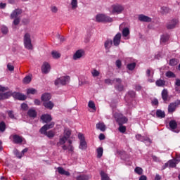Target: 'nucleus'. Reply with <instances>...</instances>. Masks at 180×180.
I'll list each match as a JSON object with an SVG mask.
<instances>
[{
	"mask_svg": "<svg viewBox=\"0 0 180 180\" xmlns=\"http://www.w3.org/2000/svg\"><path fill=\"white\" fill-rule=\"evenodd\" d=\"M84 56H85V52L84 50H78L76 51V53H75L73 60H79V58L84 57Z\"/></svg>",
	"mask_w": 180,
	"mask_h": 180,
	"instance_id": "nucleus-12",
	"label": "nucleus"
},
{
	"mask_svg": "<svg viewBox=\"0 0 180 180\" xmlns=\"http://www.w3.org/2000/svg\"><path fill=\"white\" fill-rule=\"evenodd\" d=\"M44 106H45L47 109L51 110L53 108H54V103H53L51 101L45 102L44 103Z\"/></svg>",
	"mask_w": 180,
	"mask_h": 180,
	"instance_id": "nucleus-29",
	"label": "nucleus"
},
{
	"mask_svg": "<svg viewBox=\"0 0 180 180\" xmlns=\"http://www.w3.org/2000/svg\"><path fill=\"white\" fill-rule=\"evenodd\" d=\"M21 108H22V109H23V110H26V109H27V105L25 104V103H22L21 105Z\"/></svg>",
	"mask_w": 180,
	"mask_h": 180,
	"instance_id": "nucleus-61",
	"label": "nucleus"
},
{
	"mask_svg": "<svg viewBox=\"0 0 180 180\" xmlns=\"http://www.w3.org/2000/svg\"><path fill=\"white\" fill-rule=\"evenodd\" d=\"M113 116L116 120V122H117L118 124H119V131H120V133H125L126 132V127L124 126H123V124H124V123H127V118L124 116H123V115L122 113L120 112H113Z\"/></svg>",
	"mask_w": 180,
	"mask_h": 180,
	"instance_id": "nucleus-2",
	"label": "nucleus"
},
{
	"mask_svg": "<svg viewBox=\"0 0 180 180\" xmlns=\"http://www.w3.org/2000/svg\"><path fill=\"white\" fill-rule=\"evenodd\" d=\"M138 19L139 20H140V22H151V18L147 16V15H144L143 14H141L138 16Z\"/></svg>",
	"mask_w": 180,
	"mask_h": 180,
	"instance_id": "nucleus-15",
	"label": "nucleus"
},
{
	"mask_svg": "<svg viewBox=\"0 0 180 180\" xmlns=\"http://www.w3.org/2000/svg\"><path fill=\"white\" fill-rule=\"evenodd\" d=\"M139 180H147V176H141L139 178Z\"/></svg>",
	"mask_w": 180,
	"mask_h": 180,
	"instance_id": "nucleus-64",
	"label": "nucleus"
},
{
	"mask_svg": "<svg viewBox=\"0 0 180 180\" xmlns=\"http://www.w3.org/2000/svg\"><path fill=\"white\" fill-rule=\"evenodd\" d=\"M41 134H45V136H47L49 139H53L56 133L54 131L51 130L47 132V131H45V133H41Z\"/></svg>",
	"mask_w": 180,
	"mask_h": 180,
	"instance_id": "nucleus-25",
	"label": "nucleus"
},
{
	"mask_svg": "<svg viewBox=\"0 0 180 180\" xmlns=\"http://www.w3.org/2000/svg\"><path fill=\"white\" fill-rule=\"evenodd\" d=\"M166 77H167V78H175L176 75H175V74H174V72H172L171 71H168L166 73Z\"/></svg>",
	"mask_w": 180,
	"mask_h": 180,
	"instance_id": "nucleus-49",
	"label": "nucleus"
},
{
	"mask_svg": "<svg viewBox=\"0 0 180 180\" xmlns=\"http://www.w3.org/2000/svg\"><path fill=\"white\" fill-rule=\"evenodd\" d=\"M98 139L100 140H105V135L103 134H100Z\"/></svg>",
	"mask_w": 180,
	"mask_h": 180,
	"instance_id": "nucleus-63",
	"label": "nucleus"
},
{
	"mask_svg": "<svg viewBox=\"0 0 180 180\" xmlns=\"http://www.w3.org/2000/svg\"><path fill=\"white\" fill-rule=\"evenodd\" d=\"M27 115L29 117H32L33 119H34V117L37 116V112H36V110L31 108L28 110Z\"/></svg>",
	"mask_w": 180,
	"mask_h": 180,
	"instance_id": "nucleus-23",
	"label": "nucleus"
},
{
	"mask_svg": "<svg viewBox=\"0 0 180 180\" xmlns=\"http://www.w3.org/2000/svg\"><path fill=\"white\" fill-rule=\"evenodd\" d=\"M27 150H28V149H27V148H25L24 150H22V153H21L20 155H17V157H18V158H22V157H23V155H25V153H27Z\"/></svg>",
	"mask_w": 180,
	"mask_h": 180,
	"instance_id": "nucleus-54",
	"label": "nucleus"
},
{
	"mask_svg": "<svg viewBox=\"0 0 180 180\" xmlns=\"http://www.w3.org/2000/svg\"><path fill=\"white\" fill-rule=\"evenodd\" d=\"M116 66L118 68H120V67H122V61H120V60H117L116 61Z\"/></svg>",
	"mask_w": 180,
	"mask_h": 180,
	"instance_id": "nucleus-58",
	"label": "nucleus"
},
{
	"mask_svg": "<svg viewBox=\"0 0 180 180\" xmlns=\"http://www.w3.org/2000/svg\"><path fill=\"white\" fill-rule=\"evenodd\" d=\"M146 75L148 78H153V75H154V70H153V69H148L146 70Z\"/></svg>",
	"mask_w": 180,
	"mask_h": 180,
	"instance_id": "nucleus-40",
	"label": "nucleus"
},
{
	"mask_svg": "<svg viewBox=\"0 0 180 180\" xmlns=\"http://www.w3.org/2000/svg\"><path fill=\"white\" fill-rule=\"evenodd\" d=\"M162 98L165 101H167V99H168V91H167L166 89H164L162 91Z\"/></svg>",
	"mask_w": 180,
	"mask_h": 180,
	"instance_id": "nucleus-37",
	"label": "nucleus"
},
{
	"mask_svg": "<svg viewBox=\"0 0 180 180\" xmlns=\"http://www.w3.org/2000/svg\"><path fill=\"white\" fill-rule=\"evenodd\" d=\"M165 168H175L176 167V160H169L167 163L165 165Z\"/></svg>",
	"mask_w": 180,
	"mask_h": 180,
	"instance_id": "nucleus-21",
	"label": "nucleus"
},
{
	"mask_svg": "<svg viewBox=\"0 0 180 180\" xmlns=\"http://www.w3.org/2000/svg\"><path fill=\"white\" fill-rule=\"evenodd\" d=\"M136 95V93L134 91H129L128 94L125 96V99H127V98H134Z\"/></svg>",
	"mask_w": 180,
	"mask_h": 180,
	"instance_id": "nucleus-48",
	"label": "nucleus"
},
{
	"mask_svg": "<svg viewBox=\"0 0 180 180\" xmlns=\"http://www.w3.org/2000/svg\"><path fill=\"white\" fill-rule=\"evenodd\" d=\"M72 9H77L78 7V1L77 0H72L71 1Z\"/></svg>",
	"mask_w": 180,
	"mask_h": 180,
	"instance_id": "nucleus-41",
	"label": "nucleus"
},
{
	"mask_svg": "<svg viewBox=\"0 0 180 180\" xmlns=\"http://www.w3.org/2000/svg\"><path fill=\"white\" fill-rule=\"evenodd\" d=\"M6 91H8V87L0 86V92H6Z\"/></svg>",
	"mask_w": 180,
	"mask_h": 180,
	"instance_id": "nucleus-57",
	"label": "nucleus"
},
{
	"mask_svg": "<svg viewBox=\"0 0 180 180\" xmlns=\"http://www.w3.org/2000/svg\"><path fill=\"white\" fill-rule=\"evenodd\" d=\"M123 11H124V7L120 4L112 5L110 9L111 13H116L117 15L122 13Z\"/></svg>",
	"mask_w": 180,
	"mask_h": 180,
	"instance_id": "nucleus-6",
	"label": "nucleus"
},
{
	"mask_svg": "<svg viewBox=\"0 0 180 180\" xmlns=\"http://www.w3.org/2000/svg\"><path fill=\"white\" fill-rule=\"evenodd\" d=\"M157 86H164L165 85V81L159 79L156 82Z\"/></svg>",
	"mask_w": 180,
	"mask_h": 180,
	"instance_id": "nucleus-47",
	"label": "nucleus"
},
{
	"mask_svg": "<svg viewBox=\"0 0 180 180\" xmlns=\"http://www.w3.org/2000/svg\"><path fill=\"white\" fill-rule=\"evenodd\" d=\"M96 22H108L109 23L113 22V19L105 14H98L96 16Z\"/></svg>",
	"mask_w": 180,
	"mask_h": 180,
	"instance_id": "nucleus-7",
	"label": "nucleus"
},
{
	"mask_svg": "<svg viewBox=\"0 0 180 180\" xmlns=\"http://www.w3.org/2000/svg\"><path fill=\"white\" fill-rule=\"evenodd\" d=\"M27 95H35V94H37V90H36V89L34 88H30L27 89Z\"/></svg>",
	"mask_w": 180,
	"mask_h": 180,
	"instance_id": "nucleus-33",
	"label": "nucleus"
},
{
	"mask_svg": "<svg viewBox=\"0 0 180 180\" xmlns=\"http://www.w3.org/2000/svg\"><path fill=\"white\" fill-rule=\"evenodd\" d=\"M7 113L9 116V117H11V119H15V114H13V111H7Z\"/></svg>",
	"mask_w": 180,
	"mask_h": 180,
	"instance_id": "nucleus-55",
	"label": "nucleus"
},
{
	"mask_svg": "<svg viewBox=\"0 0 180 180\" xmlns=\"http://www.w3.org/2000/svg\"><path fill=\"white\" fill-rule=\"evenodd\" d=\"M156 116L160 117L161 119L165 117V112L161 110H158L156 111Z\"/></svg>",
	"mask_w": 180,
	"mask_h": 180,
	"instance_id": "nucleus-31",
	"label": "nucleus"
},
{
	"mask_svg": "<svg viewBox=\"0 0 180 180\" xmlns=\"http://www.w3.org/2000/svg\"><path fill=\"white\" fill-rule=\"evenodd\" d=\"M88 106L90 109H93V110L96 111V107L95 106V103H94V101H89Z\"/></svg>",
	"mask_w": 180,
	"mask_h": 180,
	"instance_id": "nucleus-44",
	"label": "nucleus"
},
{
	"mask_svg": "<svg viewBox=\"0 0 180 180\" xmlns=\"http://www.w3.org/2000/svg\"><path fill=\"white\" fill-rule=\"evenodd\" d=\"M91 75L92 77H94V78L96 77H99V75H101V72L96 70V69H93L91 71Z\"/></svg>",
	"mask_w": 180,
	"mask_h": 180,
	"instance_id": "nucleus-36",
	"label": "nucleus"
},
{
	"mask_svg": "<svg viewBox=\"0 0 180 180\" xmlns=\"http://www.w3.org/2000/svg\"><path fill=\"white\" fill-rule=\"evenodd\" d=\"M169 126L170 129L175 133H179L180 131V124L176 122L175 120H171L169 122Z\"/></svg>",
	"mask_w": 180,
	"mask_h": 180,
	"instance_id": "nucleus-10",
	"label": "nucleus"
},
{
	"mask_svg": "<svg viewBox=\"0 0 180 180\" xmlns=\"http://www.w3.org/2000/svg\"><path fill=\"white\" fill-rule=\"evenodd\" d=\"M97 152V158H101L102 155H103V148L99 147L96 149Z\"/></svg>",
	"mask_w": 180,
	"mask_h": 180,
	"instance_id": "nucleus-30",
	"label": "nucleus"
},
{
	"mask_svg": "<svg viewBox=\"0 0 180 180\" xmlns=\"http://www.w3.org/2000/svg\"><path fill=\"white\" fill-rule=\"evenodd\" d=\"M176 25H178V20L173 19L167 23V29H174V27H175Z\"/></svg>",
	"mask_w": 180,
	"mask_h": 180,
	"instance_id": "nucleus-16",
	"label": "nucleus"
},
{
	"mask_svg": "<svg viewBox=\"0 0 180 180\" xmlns=\"http://www.w3.org/2000/svg\"><path fill=\"white\" fill-rule=\"evenodd\" d=\"M175 91L176 92H180V79H176L175 83Z\"/></svg>",
	"mask_w": 180,
	"mask_h": 180,
	"instance_id": "nucleus-38",
	"label": "nucleus"
},
{
	"mask_svg": "<svg viewBox=\"0 0 180 180\" xmlns=\"http://www.w3.org/2000/svg\"><path fill=\"white\" fill-rule=\"evenodd\" d=\"M116 82L115 83V88L117 91H123V85H122V79H114Z\"/></svg>",
	"mask_w": 180,
	"mask_h": 180,
	"instance_id": "nucleus-18",
	"label": "nucleus"
},
{
	"mask_svg": "<svg viewBox=\"0 0 180 180\" xmlns=\"http://www.w3.org/2000/svg\"><path fill=\"white\" fill-rule=\"evenodd\" d=\"M1 30L2 33H4V34H6V33H8V27H6L4 25L1 26Z\"/></svg>",
	"mask_w": 180,
	"mask_h": 180,
	"instance_id": "nucleus-53",
	"label": "nucleus"
},
{
	"mask_svg": "<svg viewBox=\"0 0 180 180\" xmlns=\"http://www.w3.org/2000/svg\"><path fill=\"white\" fill-rule=\"evenodd\" d=\"M100 175L101 176V180H110V178L109 177V176H108V174H106L103 171H101L100 172Z\"/></svg>",
	"mask_w": 180,
	"mask_h": 180,
	"instance_id": "nucleus-28",
	"label": "nucleus"
},
{
	"mask_svg": "<svg viewBox=\"0 0 180 180\" xmlns=\"http://www.w3.org/2000/svg\"><path fill=\"white\" fill-rule=\"evenodd\" d=\"M136 139H137L139 141H147V138L145 136H141V134H137L136 136Z\"/></svg>",
	"mask_w": 180,
	"mask_h": 180,
	"instance_id": "nucleus-42",
	"label": "nucleus"
},
{
	"mask_svg": "<svg viewBox=\"0 0 180 180\" xmlns=\"http://www.w3.org/2000/svg\"><path fill=\"white\" fill-rule=\"evenodd\" d=\"M129 34H130V30H129V28H124L122 30V36L124 37H127Z\"/></svg>",
	"mask_w": 180,
	"mask_h": 180,
	"instance_id": "nucleus-39",
	"label": "nucleus"
},
{
	"mask_svg": "<svg viewBox=\"0 0 180 180\" xmlns=\"http://www.w3.org/2000/svg\"><path fill=\"white\" fill-rule=\"evenodd\" d=\"M41 119L44 123H49V122H51V115L49 114L43 115Z\"/></svg>",
	"mask_w": 180,
	"mask_h": 180,
	"instance_id": "nucleus-20",
	"label": "nucleus"
},
{
	"mask_svg": "<svg viewBox=\"0 0 180 180\" xmlns=\"http://www.w3.org/2000/svg\"><path fill=\"white\" fill-rule=\"evenodd\" d=\"M78 139L80 141L79 148L80 150H86V148H88V145L86 144V141H85V136H84V134L81 133L78 134Z\"/></svg>",
	"mask_w": 180,
	"mask_h": 180,
	"instance_id": "nucleus-8",
	"label": "nucleus"
},
{
	"mask_svg": "<svg viewBox=\"0 0 180 180\" xmlns=\"http://www.w3.org/2000/svg\"><path fill=\"white\" fill-rule=\"evenodd\" d=\"M70 82L69 76H62L55 81V85H67Z\"/></svg>",
	"mask_w": 180,
	"mask_h": 180,
	"instance_id": "nucleus-9",
	"label": "nucleus"
},
{
	"mask_svg": "<svg viewBox=\"0 0 180 180\" xmlns=\"http://www.w3.org/2000/svg\"><path fill=\"white\" fill-rule=\"evenodd\" d=\"M76 180H89V176L82 174L76 177Z\"/></svg>",
	"mask_w": 180,
	"mask_h": 180,
	"instance_id": "nucleus-34",
	"label": "nucleus"
},
{
	"mask_svg": "<svg viewBox=\"0 0 180 180\" xmlns=\"http://www.w3.org/2000/svg\"><path fill=\"white\" fill-rule=\"evenodd\" d=\"M122 39V34L117 33L113 39L114 46H119L120 44V40Z\"/></svg>",
	"mask_w": 180,
	"mask_h": 180,
	"instance_id": "nucleus-14",
	"label": "nucleus"
},
{
	"mask_svg": "<svg viewBox=\"0 0 180 180\" xmlns=\"http://www.w3.org/2000/svg\"><path fill=\"white\" fill-rule=\"evenodd\" d=\"M51 68V67L50 66V63L44 62L41 66V71L44 74H49Z\"/></svg>",
	"mask_w": 180,
	"mask_h": 180,
	"instance_id": "nucleus-11",
	"label": "nucleus"
},
{
	"mask_svg": "<svg viewBox=\"0 0 180 180\" xmlns=\"http://www.w3.org/2000/svg\"><path fill=\"white\" fill-rule=\"evenodd\" d=\"M13 140L15 144H20L23 142V138L19 135H13Z\"/></svg>",
	"mask_w": 180,
	"mask_h": 180,
	"instance_id": "nucleus-17",
	"label": "nucleus"
},
{
	"mask_svg": "<svg viewBox=\"0 0 180 180\" xmlns=\"http://www.w3.org/2000/svg\"><path fill=\"white\" fill-rule=\"evenodd\" d=\"M127 68L130 71H133V70H134V68H136V63H132L128 64L127 65Z\"/></svg>",
	"mask_w": 180,
	"mask_h": 180,
	"instance_id": "nucleus-46",
	"label": "nucleus"
},
{
	"mask_svg": "<svg viewBox=\"0 0 180 180\" xmlns=\"http://www.w3.org/2000/svg\"><path fill=\"white\" fill-rule=\"evenodd\" d=\"M54 122H51L50 124H45L40 129V133H46L47 130H49V129H53L54 127Z\"/></svg>",
	"mask_w": 180,
	"mask_h": 180,
	"instance_id": "nucleus-13",
	"label": "nucleus"
},
{
	"mask_svg": "<svg viewBox=\"0 0 180 180\" xmlns=\"http://www.w3.org/2000/svg\"><path fill=\"white\" fill-rule=\"evenodd\" d=\"M24 46L27 50H33V45L32 44V39L30 38V33L26 32L24 35Z\"/></svg>",
	"mask_w": 180,
	"mask_h": 180,
	"instance_id": "nucleus-4",
	"label": "nucleus"
},
{
	"mask_svg": "<svg viewBox=\"0 0 180 180\" xmlns=\"http://www.w3.org/2000/svg\"><path fill=\"white\" fill-rule=\"evenodd\" d=\"M32 81V77L30 76H27L23 79V82L25 84H30Z\"/></svg>",
	"mask_w": 180,
	"mask_h": 180,
	"instance_id": "nucleus-50",
	"label": "nucleus"
},
{
	"mask_svg": "<svg viewBox=\"0 0 180 180\" xmlns=\"http://www.w3.org/2000/svg\"><path fill=\"white\" fill-rule=\"evenodd\" d=\"M112 44H113V41H112V39H108L105 42V49H110Z\"/></svg>",
	"mask_w": 180,
	"mask_h": 180,
	"instance_id": "nucleus-35",
	"label": "nucleus"
},
{
	"mask_svg": "<svg viewBox=\"0 0 180 180\" xmlns=\"http://www.w3.org/2000/svg\"><path fill=\"white\" fill-rule=\"evenodd\" d=\"M58 174L60 175H65L66 176H70V173L65 171L63 167H59L57 168Z\"/></svg>",
	"mask_w": 180,
	"mask_h": 180,
	"instance_id": "nucleus-24",
	"label": "nucleus"
},
{
	"mask_svg": "<svg viewBox=\"0 0 180 180\" xmlns=\"http://www.w3.org/2000/svg\"><path fill=\"white\" fill-rule=\"evenodd\" d=\"M71 136V129H65L63 136H60L59 141L57 143L58 147L62 146L64 151H68L71 154L74 153V146L72 145V140L69 139Z\"/></svg>",
	"mask_w": 180,
	"mask_h": 180,
	"instance_id": "nucleus-1",
	"label": "nucleus"
},
{
	"mask_svg": "<svg viewBox=\"0 0 180 180\" xmlns=\"http://www.w3.org/2000/svg\"><path fill=\"white\" fill-rule=\"evenodd\" d=\"M97 130H101V131H105L106 130V125L103 122H98L96 124Z\"/></svg>",
	"mask_w": 180,
	"mask_h": 180,
	"instance_id": "nucleus-19",
	"label": "nucleus"
},
{
	"mask_svg": "<svg viewBox=\"0 0 180 180\" xmlns=\"http://www.w3.org/2000/svg\"><path fill=\"white\" fill-rule=\"evenodd\" d=\"M51 56H52L53 58H54L55 60H57V59L60 58V57H61V53H60V52H58L57 51H52Z\"/></svg>",
	"mask_w": 180,
	"mask_h": 180,
	"instance_id": "nucleus-27",
	"label": "nucleus"
},
{
	"mask_svg": "<svg viewBox=\"0 0 180 180\" xmlns=\"http://www.w3.org/2000/svg\"><path fill=\"white\" fill-rule=\"evenodd\" d=\"M135 172L138 174V175H141V174H143V169H141V167H136L135 169Z\"/></svg>",
	"mask_w": 180,
	"mask_h": 180,
	"instance_id": "nucleus-51",
	"label": "nucleus"
},
{
	"mask_svg": "<svg viewBox=\"0 0 180 180\" xmlns=\"http://www.w3.org/2000/svg\"><path fill=\"white\" fill-rule=\"evenodd\" d=\"M152 103H153V105H154L155 106H157V105H158V100L154 99V100L152 101Z\"/></svg>",
	"mask_w": 180,
	"mask_h": 180,
	"instance_id": "nucleus-62",
	"label": "nucleus"
},
{
	"mask_svg": "<svg viewBox=\"0 0 180 180\" xmlns=\"http://www.w3.org/2000/svg\"><path fill=\"white\" fill-rule=\"evenodd\" d=\"M7 68H8V71H13V70H15V67L13 65H12V64H11V63H8Z\"/></svg>",
	"mask_w": 180,
	"mask_h": 180,
	"instance_id": "nucleus-56",
	"label": "nucleus"
},
{
	"mask_svg": "<svg viewBox=\"0 0 180 180\" xmlns=\"http://www.w3.org/2000/svg\"><path fill=\"white\" fill-rule=\"evenodd\" d=\"M6 129V124L4 122H0V131L4 132Z\"/></svg>",
	"mask_w": 180,
	"mask_h": 180,
	"instance_id": "nucleus-45",
	"label": "nucleus"
},
{
	"mask_svg": "<svg viewBox=\"0 0 180 180\" xmlns=\"http://www.w3.org/2000/svg\"><path fill=\"white\" fill-rule=\"evenodd\" d=\"M105 84H108V85H110V84H113V81H112L111 79H106L105 80Z\"/></svg>",
	"mask_w": 180,
	"mask_h": 180,
	"instance_id": "nucleus-59",
	"label": "nucleus"
},
{
	"mask_svg": "<svg viewBox=\"0 0 180 180\" xmlns=\"http://www.w3.org/2000/svg\"><path fill=\"white\" fill-rule=\"evenodd\" d=\"M179 63V61H178V60L173 58L169 60V65L174 66V65H176Z\"/></svg>",
	"mask_w": 180,
	"mask_h": 180,
	"instance_id": "nucleus-43",
	"label": "nucleus"
},
{
	"mask_svg": "<svg viewBox=\"0 0 180 180\" xmlns=\"http://www.w3.org/2000/svg\"><path fill=\"white\" fill-rule=\"evenodd\" d=\"M5 8H6V4L1 3L0 4V9H5Z\"/></svg>",
	"mask_w": 180,
	"mask_h": 180,
	"instance_id": "nucleus-60",
	"label": "nucleus"
},
{
	"mask_svg": "<svg viewBox=\"0 0 180 180\" xmlns=\"http://www.w3.org/2000/svg\"><path fill=\"white\" fill-rule=\"evenodd\" d=\"M169 40V35L165 34L161 37L160 43H167Z\"/></svg>",
	"mask_w": 180,
	"mask_h": 180,
	"instance_id": "nucleus-32",
	"label": "nucleus"
},
{
	"mask_svg": "<svg viewBox=\"0 0 180 180\" xmlns=\"http://www.w3.org/2000/svg\"><path fill=\"white\" fill-rule=\"evenodd\" d=\"M51 99V94H44L41 96V101L44 102H47V101H50Z\"/></svg>",
	"mask_w": 180,
	"mask_h": 180,
	"instance_id": "nucleus-26",
	"label": "nucleus"
},
{
	"mask_svg": "<svg viewBox=\"0 0 180 180\" xmlns=\"http://www.w3.org/2000/svg\"><path fill=\"white\" fill-rule=\"evenodd\" d=\"M11 95H12V96H13V98H15V99H18V101H25L26 99V96L20 93H18V92L12 93L11 91H8L4 94L0 93V101L2 99H8V98H9Z\"/></svg>",
	"mask_w": 180,
	"mask_h": 180,
	"instance_id": "nucleus-3",
	"label": "nucleus"
},
{
	"mask_svg": "<svg viewBox=\"0 0 180 180\" xmlns=\"http://www.w3.org/2000/svg\"><path fill=\"white\" fill-rule=\"evenodd\" d=\"M176 110V104L175 103H172L168 106V112L169 113H174V112Z\"/></svg>",
	"mask_w": 180,
	"mask_h": 180,
	"instance_id": "nucleus-22",
	"label": "nucleus"
},
{
	"mask_svg": "<svg viewBox=\"0 0 180 180\" xmlns=\"http://www.w3.org/2000/svg\"><path fill=\"white\" fill-rule=\"evenodd\" d=\"M20 15H22L21 9H15L11 15V18L15 19L13 21V25H15V26L20 22V20L19 19Z\"/></svg>",
	"mask_w": 180,
	"mask_h": 180,
	"instance_id": "nucleus-5",
	"label": "nucleus"
},
{
	"mask_svg": "<svg viewBox=\"0 0 180 180\" xmlns=\"http://www.w3.org/2000/svg\"><path fill=\"white\" fill-rule=\"evenodd\" d=\"M51 11L53 13H57V12H58V8L56 6H52L51 7Z\"/></svg>",
	"mask_w": 180,
	"mask_h": 180,
	"instance_id": "nucleus-52",
	"label": "nucleus"
}]
</instances>
